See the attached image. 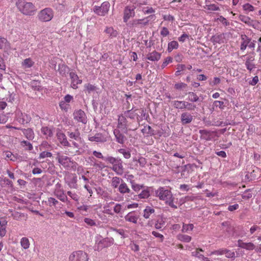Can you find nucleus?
Here are the masks:
<instances>
[{
    "mask_svg": "<svg viewBox=\"0 0 261 261\" xmlns=\"http://www.w3.org/2000/svg\"><path fill=\"white\" fill-rule=\"evenodd\" d=\"M16 6L20 12L25 15H33L36 11L35 7L32 3L24 0H18L16 2Z\"/></svg>",
    "mask_w": 261,
    "mask_h": 261,
    "instance_id": "1",
    "label": "nucleus"
},
{
    "mask_svg": "<svg viewBox=\"0 0 261 261\" xmlns=\"http://www.w3.org/2000/svg\"><path fill=\"white\" fill-rule=\"evenodd\" d=\"M224 34H216L212 37L211 41L215 44L216 43L221 44L224 42Z\"/></svg>",
    "mask_w": 261,
    "mask_h": 261,
    "instance_id": "20",
    "label": "nucleus"
},
{
    "mask_svg": "<svg viewBox=\"0 0 261 261\" xmlns=\"http://www.w3.org/2000/svg\"><path fill=\"white\" fill-rule=\"evenodd\" d=\"M118 152L123 154V156L125 159H129L130 158V152L128 150H126L124 149H120L118 150Z\"/></svg>",
    "mask_w": 261,
    "mask_h": 261,
    "instance_id": "45",
    "label": "nucleus"
},
{
    "mask_svg": "<svg viewBox=\"0 0 261 261\" xmlns=\"http://www.w3.org/2000/svg\"><path fill=\"white\" fill-rule=\"evenodd\" d=\"M21 246L25 249L29 248L30 242L28 238L24 237L22 238L20 241Z\"/></svg>",
    "mask_w": 261,
    "mask_h": 261,
    "instance_id": "44",
    "label": "nucleus"
},
{
    "mask_svg": "<svg viewBox=\"0 0 261 261\" xmlns=\"http://www.w3.org/2000/svg\"><path fill=\"white\" fill-rule=\"evenodd\" d=\"M114 135L116 138V141L118 143L123 144L126 140V137L124 135L120 132V129L116 128L113 131Z\"/></svg>",
    "mask_w": 261,
    "mask_h": 261,
    "instance_id": "14",
    "label": "nucleus"
},
{
    "mask_svg": "<svg viewBox=\"0 0 261 261\" xmlns=\"http://www.w3.org/2000/svg\"><path fill=\"white\" fill-rule=\"evenodd\" d=\"M11 212L12 213V217L16 220L20 221L23 219H25L27 218V215L23 213H20L16 211H11Z\"/></svg>",
    "mask_w": 261,
    "mask_h": 261,
    "instance_id": "26",
    "label": "nucleus"
},
{
    "mask_svg": "<svg viewBox=\"0 0 261 261\" xmlns=\"http://www.w3.org/2000/svg\"><path fill=\"white\" fill-rule=\"evenodd\" d=\"M88 140L91 142L104 143L107 141V137L101 133H97L93 136H89Z\"/></svg>",
    "mask_w": 261,
    "mask_h": 261,
    "instance_id": "12",
    "label": "nucleus"
},
{
    "mask_svg": "<svg viewBox=\"0 0 261 261\" xmlns=\"http://www.w3.org/2000/svg\"><path fill=\"white\" fill-rule=\"evenodd\" d=\"M150 195L149 192L147 190H143L139 195L140 198H147Z\"/></svg>",
    "mask_w": 261,
    "mask_h": 261,
    "instance_id": "51",
    "label": "nucleus"
},
{
    "mask_svg": "<svg viewBox=\"0 0 261 261\" xmlns=\"http://www.w3.org/2000/svg\"><path fill=\"white\" fill-rule=\"evenodd\" d=\"M214 105L216 107H219L220 109H224V102L223 101L215 100L214 102Z\"/></svg>",
    "mask_w": 261,
    "mask_h": 261,
    "instance_id": "61",
    "label": "nucleus"
},
{
    "mask_svg": "<svg viewBox=\"0 0 261 261\" xmlns=\"http://www.w3.org/2000/svg\"><path fill=\"white\" fill-rule=\"evenodd\" d=\"M67 134L69 137L70 141L72 142L73 146L76 148H79L80 145L77 142H81L82 138L81 137V134L79 130L76 129L73 132L68 131Z\"/></svg>",
    "mask_w": 261,
    "mask_h": 261,
    "instance_id": "5",
    "label": "nucleus"
},
{
    "mask_svg": "<svg viewBox=\"0 0 261 261\" xmlns=\"http://www.w3.org/2000/svg\"><path fill=\"white\" fill-rule=\"evenodd\" d=\"M59 163L64 166H68L69 163L71 162L70 159L66 155H58L57 157Z\"/></svg>",
    "mask_w": 261,
    "mask_h": 261,
    "instance_id": "22",
    "label": "nucleus"
},
{
    "mask_svg": "<svg viewBox=\"0 0 261 261\" xmlns=\"http://www.w3.org/2000/svg\"><path fill=\"white\" fill-rule=\"evenodd\" d=\"M135 7L134 6H127L124 10L123 21L126 22L131 17H134L135 15Z\"/></svg>",
    "mask_w": 261,
    "mask_h": 261,
    "instance_id": "10",
    "label": "nucleus"
},
{
    "mask_svg": "<svg viewBox=\"0 0 261 261\" xmlns=\"http://www.w3.org/2000/svg\"><path fill=\"white\" fill-rule=\"evenodd\" d=\"M142 132L147 136H151L155 135L154 130L150 126L148 125L144 126V128L142 129Z\"/></svg>",
    "mask_w": 261,
    "mask_h": 261,
    "instance_id": "31",
    "label": "nucleus"
},
{
    "mask_svg": "<svg viewBox=\"0 0 261 261\" xmlns=\"http://www.w3.org/2000/svg\"><path fill=\"white\" fill-rule=\"evenodd\" d=\"M181 123L182 125L190 123L193 120V116L188 112H184L181 114Z\"/></svg>",
    "mask_w": 261,
    "mask_h": 261,
    "instance_id": "15",
    "label": "nucleus"
},
{
    "mask_svg": "<svg viewBox=\"0 0 261 261\" xmlns=\"http://www.w3.org/2000/svg\"><path fill=\"white\" fill-rule=\"evenodd\" d=\"M178 47V43L176 41H172L169 42L168 45V51L171 52L174 49H177Z\"/></svg>",
    "mask_w": 261,
    "mask_h": 261,
    "instance_id": "41",
    "label": "nucleus"
},
{
    "mask_svg": "<svg viewBox=\"0 0 261 261\" xmlns=\"http://www.w3.org/2000/svg\"><path fill=\"white\" fill-rule=\"evenodd\" d=\"M155 195L160 199L166 201V202L172 198L171 191L164 187H160L156 191Z\"/></svg>",
    "mask_w": 261,
    "mask_h": 261,
    "instance_id": "3",
    "label": "nucleus"
},
{
    "mask_svg": "<svg viewBox=\"0 0 261 261\" xmlns=\"http://www.w3.org/2000/svg\"><path fill=\"white\" fill-rule=\"evenodd\" d=\"M105 32L107 34H109V36L111 38L115 37L118 35V32L117 31L114 30L113 28H107Z\"/></svg>",
    "mask_w": 261,
    "mask_h": 261,
    "instance_id": "40",
    "label": "nucleus"
},
{
    "mask_svg": "<svg viewBox=\"0 0 261 261\" xmlns=\"http://www.w3.org/2000/svg\"><path fill=\"white\" fill-rule=\"evenodd\" d=\"M69 76L70 79L72 80V88H77L76 85L79 84H81L82 83V81L79 79V77L76 74H75L73 72H71L69 73Z\"/></svg>",
    "mask_w": 261,
    "mask_h": 261,
    "instance_id": "21",
    "label": "nucleus"
},
{
    "mask_svg": "<svg viewBox=\"0 0 261 261\" xmlns=\"http://www.w3.org/2000/svg\"><path fill=\"white\" fill-rule=\"evenodd\" d=\"M118 190L120 193L123 194L129 193L130 192V190L128 187L127 184L124 181L121 182L118 187Z\"/></svg>",
    "mask_w": 261,
    "mask_h": 261,
    "instance_id": "27",
    "label": "nucleus"
},
{
    "mask_svg": "<svg viewBox=\"0 0 261 261\" xmlns=\"http://www.w3.org/2000/svg\"><path fill=\"white\" fill-rule=\"evenodd\" d=\"M194 228V225L193 224H184L182 226V231L186 232H187L188 230H193Z\"/></svg>",
    "mask_w": 261,
    "mask_h": 261,
    "instance_id": "50",
    "label": "nucleus"
},
{
    "mask_svg": "<svg viewBox=\"0 0 261 261\" xmlns=\"http://www.w3.org/2000/svg\"><path fill=\"white\" fill-rule=\"evenodd\" d=\"M31 85L32 88L34 90L39 91L41 89L40 82L37 81H33L31 82Z\"/></svg>",
    "mask_w": 261,
    "mask_h": 261,
    "instance_id": "46",
    "label": "nucleus"
},
{
    "mask_svg": "<svg viewBox=\"0 0 261 261\" xmlns=\"http://www.w3.org/2000/svg\"><path fill=\"white\" fill-rule=\"evenodd\" d=\"M238 246L240 248L245 249L248 250H252L255 248V245L251 242L244 243L242 240H239L238 241Z\"/></svg>",
    "mask_w": 261,
    "mask_h": 261,
    "instance_id": "19",
    "label": "nucleus"
},
{
    "mask_svg": "<svg viewBox=\"0 0 261 261\" xmlns=\"http://www.w3.org/2000/svg\"><path fill=\"white\" fill-rule=\"evenodd\" d=\"M112 169L118 175H122L124 172V168L122 165V161L120 159H118L117 161L113 165Z\"/></svg>",
    "mask_w": 261,
    "mask_h": 261,
    "instance_id": "11",
    "label": "nucleus"
},
{
    "mask_svg": "<svg viewBox=\"0 0 261 261\" xmlns=\"http://www.w3.org/2000/svg\"><path fill=\"white\" fill-rule=\"evenodd\" d=\"M172 61V58L171 57H167L162 65V68H164L169 63H171Z\"/></svg>",
    "mask_w": 261,
    "mask_h": 261,
    "instance_id": "62",
    "label": "nucleus"
},
{
    "mask_svg": "<svg viewBox=\"0 0 261 261\" xmlns=\"http://www.w3.org/2000/svg\"><path fill=\"white\" fill-rule=\"evenodd\" d=\"M127 124H125L123 123L120 122V121H118V125H117V128L118 129H121V130H124V133H127Z\"/></svg>",
    "mask_w": 261,
    "mask_h": 261,
    "instance_id": "54",
    "label": "nucleus"
},
{
    "mask_svg": "<svg viewBox=\"0 0 261 261\" xmlns=\"http://www.w3.org/2000/svg\"><path fill=\"white\" fill-rule=\"evenodd\" d=\"M118 159L119 158H115L113 156H107L104 159V160L113 165Z\"/></svg>",
    "mask_w": 261,
    "mask_h": 261,
    "instance_id": "58",
    "label": "nucleus"
},
{
    "mask_svg": "<svg viewBox=\"0 0 261 261\" xmlns=\"http://www.w3.org/2000/svg\"><path fill=\"white\" fill-rule=\"evenodd\" d=\"M23 132L27 139L33 140L34 138V133L31 128L24 129Z\"/></svg>",
    "mask_w": 261,
    "mask_h": 261,
    "instance_id": "34",
    "label": "nucleus"
},
{
    "mask_svg": "<svg viewBox=\"0 0 261 261\" xmlns=\"http://www.w3.org/2000/svg\"><path fill=\"white\" fill-rule=\"evenodd\" d=\"M185 109H187L188 110H194L196 108V106L193 103L185 101Z\"/></svg>",
    "mask_w": 261,
    "mask_h": 261,
    "instance_id": "53",
    "label": "nucleus"
},
{
    "mask_svg": "<svg viewBox=\"0 0 261 261\" xmlns=\"http://www.w3.org/2000/svg\"><path fill=\"white\" fill-rule=\"evenodd\" d=\"M59 106L62 110L67 112L69 109V105L67 104L65 101L62 100L59 103Z\"/></svg>",
    "mask_w": 261,
    "mask_h": 261,
    "instance_id": "52",
    "label": "nucleus"
},
{
    "mask_svg": "<svg viewBox=\"0 0 261 261\" xmlns=\"http://www.w3.org/2000/svg\"><path fill=\"white\" fill-rule=\"evenodd\" d=\"M155 18L154 15H150L149 16L143 19H134L129 22L130 28H137L142 25H146L149 22L148 18Z\"/></svg>",
    "mask_w": 261,
    "mask_h": 261,
    "instance_id": "6",
    "label": "nucleus"
},
{
    "mask_svg": "<svg viewBox=\"0 0 261 261\" xmlns=\"http://www.w3.org/2000/svg\"><path fill=\"white\" fill-rule=\"evenodd\" d=\"M161 57V54L155 50L153 51L151 53H148L145 59H147L148 60L151 61H159Z\"/></svg>",
    "mask_w": 261,
    "mask_h": 261,
    "instance_id": "18",
    "label": "nucleus"
},
{
    "mask_svg": "<svg viewBox=\"0 0 261 261\" xmlns=\"http://www.w3.org/2000/svg\"><path fill=\"white\" fill-rule=\"evenodd\" d=\"M243 9L245 11L251 12L254 11V7L249 4H245L243 6Z\"/></svg>",
    "mask_w": 261,
    "mask_h": 261,
    "instance_id": "57",
    "label": "nucleus"
},
{
    "mask_svg": "<svg viewBox=\"0 0 261 261\" xmlns=\"http://www.w3.org/2000/svg\"><path fill=\"white\" fill-rule=\"evenodd\" d=\"M0 49L2 50L5 53L9 55L11 49V44L8 40L0 36Z\"/></svg>",
    "mask_w": 261,
    "mask_h": 261,
    "instance_id": "9",
    "label": "nucleus"
},
{
    "mask_svg": "<svg viewBox=\"0 0 261 261\" xmlns=\"http://www.w3.org/2000/svg\"><path fill=\"white\" fill-rule=\"evenodd\" d=\"M88 254L82 250L72 252L68 258V261H89Z\"/></svg>",
    "mask_w": 261,
    "mask_h": 261,
    "instance_id": "2",
    "label": "nucleus"
},
{
    "mask_svg": "<svg viewBox=\"0 0 261 261\" xmlns=\"http://www.w3.org/2000/svg\"><path fill=\"white\" fill-rule=\"evenodd\" d=\"M41 133L45 136L46 138L51 137L53 135V133L50 128L48 127H42L41 129Z\"/></svg>",
    "mask_w": 261,
    "mask_h": 261,
    "instance_id": "33",
    "label": "nucleus"
},
{
    "mask_svg": "<svg viewBox=\"0 0 261 261\" xmlns=\"http://www.w3.org/2000/svg\"><path fill=\"white\" fill-rule=\"evenodd\" d=\"M137 162L139 164L140 167H144L146 164L147 161L144 158L141 156L138 159Z\"/></svg>",
    "mask_w": 261,
    "mask_h": 261,
    "instance_id": "55",
    "label": "nucleus"
},
{
    "mask_svg": "<svg viewBox=\"0 0 261 261\" xmlns=\"http://www.w3.org/2000/svg\"><path fill=\"white\" fill-rule=\"evenodd\" d=\"M52 156V153L50 152H47V151H43L39 154V158L40 159H44L45 158L48 157H51Z\"/></svg>",
    "mask_w": 261,
    "mask_h": 261,
    "instance_id": "56",
    "label": "nucleus"
},
{
    "mask_svg": "<svg viewBox=\"0 0 261 261\" xmlns=\"http://www.w3.org/2000/svg\"><path fill=\"white\" fill-rule=\"evenodd\" d=\"M179 239L185 242H189L191 240V237L188 235H181L179 236Z\"/></svg>",
    "mask_w": 261,
    "mask_h": 261,
    "instance_id": "59",
    "label": "nucleus"
},
{
    "mask_svg": "<svg viewBox=\"0 0 261 261\" xmlns=\"http://www.w3.org/2000/svg\"><path fill=\"white\" fill-rule=\"evenodd\" d=\"M222 225L223 227V229L226 231H227L228 233H233L234 231V228L230 225L229 222H224L222 223Z\"/></svg>",
    "mask_w": 261,
    "mask_h": 261,
    "instance_id": "29",
    "label": "nucleus"
},
{
    "mask_svg": "<svg viewBox=\"0 0 261 261\" xmlns=\"http://www.w3.org/2000/svg\"><path fill=\"white\" fill-rule=\"evenodd\" d=\"M54 13L51 9L45 8L39 12L38 15L39 19L42 22L49 21L53 18Z\"/></svg>",
    "mask_w": 261,
    "mask_h": 261,
    "instance_id": "4",
    "label": "nucleus"
},
{
    "mask_svg": "<svg viewBox=\"0 0 261 261\" xmlns=\"http://www.w3.org/2000/svg\"><path fill=\"white\" fill-rule=\"evenodd\" d=\"M84 222L89 226H92L96 225V223L93 220L88 218H85L84 219Z\"/></svg>",
    "mask_w": 261,
    "mask_h": 261,
    "instance_id": "63",
    "label": "nucleus"
},
{
    "mask_svg": "<svg viewBox=\"0 0 261 261\" xmlns=\"http://www.w3.org/2000/svg\"><path fill=\"white\" fill-rule=\"evenodd\" d=\"M110 7V3L108 2H105L101 6H95L93 11L98 15L104 16L108 12Z\"/></svg>",
    "mask_w": 261,
    "mask_h": 261,
    "instance_id": "7",
    "label": "nucleus"
},
{
    "mask_svg": "<svg viewBox=\"0 0 261 261\" xmlns=\"http://www.w3.org/2000/svg\"><path fill=\"white\" fill-rule=\"evenodd\" d=\"M188 94L191 96L189 97V99L191 102H196L198 101L199 97L194 92H190L188 93Z\"/></svg>",
    "mask_w": 261,
    "mask_h": 261,
    "instance_id": "48",
    "label": "nucleus"
},
{
    "mask_svg": "<svg viewBox=\"0 0 261 261\" xmlns=\"http://www.w3.org/2000/svg\"><path fill=\"white\" fill-rule=\"evenodd\" d=\"M31 119V118L29 115L20 112L17 113V120L20 123L22 124H27L30 122Z\"/></svg>",
    "mask_w": 261,
    "mask_h": 261,
    "instance_id": "13",
    "label": "nucleus"
},
{
    "mask_svg": "<svg viewBox=\"0 0 261 261\" xmlns=\"http://www.w3.org/2000/svg\"><path fill=\"white\" fill-rule=\"evenodd\" d=\"M20 144L25 150H31L33 149V147L32 144L27 141H21Z\"/></svg>",
    "mask_w": 261,
    "mask_h": 261,
    "instance_id": "43",
    "label": "nucleus"
},
{
    "mask_svg": "<svg viewBox=\"0 0 261 261\" xmlns=\"http://www.w3.org/2000/svg\"><path fill=\"white\" fill-rule=\"evenodd\" d=\"M122 181H123V180L120 177L117 176L114 177L112 179V186L114 188H116Z\"/></svg>",
    "mask_w": 261,
    "mask_h": 261,
    "instance_id": "37",
    "label": "nucleus"
},
{
    "mask_svg": "<svg viewBox=\"0 0 261 261\" xmlns=\"http://www.w3.org/2000/svg\"><path fill=\"white\" fill-rule=\"evenodd\" d=\"M252 196V194L251 193V190H246L242 194V197L244 199H249Z\"/></svg>",
    "mask_w": 261,
    "mask_h": 261,
    "instance_id": "47",
    "label": "nucleus"
},
{
    "mask_svg": "<svg viewBox=\"0 0 261 261\" xmlns=\"http://www.w3.org/2000/svg\"><path fill=\"white\" fill-rule=\"evenodd\" d=\"M34 64V62L31 58L25 59L22 63V65L24 68H30Z\"/></svg>",
    "mask_w": 261,
    "mask_h": 261,
    "instance_id": "39",
    "label": "nucleus"
},
{
    "mask_svg": "<svg viewBox=\"0 0 261 261\" xmlns=\"http://www.w3.org/2000/svg\"><path fill=\"white\" fill-rule=\"evenodd\" d=\"M205 8L210 11H218L220 8L215 4L206 5Z\"/></svg>",
    "mask_w": 261,
    "mask_h": 261,
    "instance_id": "49",
    "label": "nucleus"
},
{
    "mask_svg": "<svg viewBox=\"0 0 261 261\" xmlns=\"http://www.w3.org/2000/svg\"><path fill=\"white\" fill-rule=\"evenodd\" d=\"M217 254H225L227 258H235V253L227 249L218 250L215 252Z\"/></svg>",
    "mask_w": 261,
    "mask_h": 261,
    "instance_id": "24",
    "label": "nucleus"
},
{
    "mask_svg": "<svg viewBox=\"0 0 261 261\" xmlns=\"http://www.w3.org/2000/svg\"><path fill=\"white\" fill-rule=\"evenodd\" d=\"M138 217L135 215L133 212L128 213L125 217L124 219L126 221L132 222L134 224L137 223Z\"/></svg>",
    "mask_w": 261,
    "mask_h": 261,
    "instance_id": "23",
    "label": "nucleus"
},
{
    "mask_svg": "<svg viewBox=\"0 0 261 261\" xmlns=\"http://www.w3.org/2000/svg\"><path fill=\"white\" fill-rule=\"evenodd\" d=\"M48 202L50 206H55L58 203V201L53 197L49 198Z\"/></svg>",
    "mask_w": 261,
    "mask_h": 261,
    "instance_id": "60",
    "label": "nucleus"
},
{
    "mask_svg": "<svg viewBox=\"0 0 261 261\" xmlns=\"http://www.w3.org/2000/svg\"><path fill=\"white\" fill-rule=\"evenodd\" d=\"M7 221L6 220L0 221V236L3 237L6 233Z\"/></svg>",
    "mask_w": 261,
    "mask_h": 261,
    "instance_id": "32",
    "label": "nucleus"
},
{
    "mask_svg": "<svg viewBox=\"0 0 261 261\" xmlns=\"http://www.w3.org/2000/svg\"><path fill=\"white\" fill-rule=\"evenodd\" d=\"M54 193L57 197L61 201L65 202L67 200V197L64 194L63 190H55Z\"/></svg>",
    "mask_w": 261,
    "mask_h": 261,
    "instance_id": "28",
    "label": "nucleus"
},
{
    "mask_svg": "<svg viewBox=\"0 0 261 261\" xmlns=\"http://www.w3.org/2000/svg\"><path fill=\"white\" fill-rule=\"evenodd\" d=\"M239 18L240 20L245 23L246 24L250 25L252 21L248 16L243 15H240L239 16Z\"/></svg>",
    "mask_w": 261,
    "mask_h": 261,
    "instance_id": "42",
    "label": "nucleus"
},
{
    "mask_svg": "<svg viewBox=\"0 0 261 261\" xmlns=\"http://www.w3.org/2000/svg\"><path fill=\"white\" fill-rule=\"evenodd\" d=\"M165 224L164 219L162 217L159 218L155 224V227L156 229H160L164 227Z\"/></svg>",
    "mask_w": 261,
    "mask_h": 261,
    "instance_id": "38",
    "label": "nucleus"
},
{
    "mask_svg": "<svg viewBox=\"0 0 261 261\" xmlns=\"http://www.w3.org/2000/svg\"><path fill=\"white\" fill-rule=\"evenodd\" d=\"M242 39L243 42L241 43L240 49L242 50L246 49L248 44L250 43L251 39L248 38L247 36H242Z\"/></svg>",
    "mask_w": 261,
    "mask_h": 261,
    "instance_id": "30",
    "label": "nucleus"
},
{
    "mask_svg": "<svg viewBox=\"0 0 261 261\" xmlns=\"http://www.w3.org/2000/svg\"><path fill=\"white\" fill-rule=\"evenodd\" d=\"M57 136L58 138V139L60 141V143L64 146H70V144L69 142L67 141V138L66 135L62 133V132H58L57 134Z\"/></svg>",
    "mask_w": 261,
    "mask_h": 261,
    "instance_id": "17",
    "label": "nucleus"
},
{
    "mask_svg": "<svg viewBox=\"0 0 261 261\" xmlns=\"http://www.w3.org/2000/svg\"><path fill=\"white\" fill-rule=\"evenodd\" d=\"M134 108H133L131 110H127L126 111H125L124 113V115L125 116H126L127 118H129L131 119H134L135 117L137 118V121L138 122H140V119L141 117L139 116V115L135 113V112L137 110V109L133 111Z\"/></svg>",
    "mask_w": 261,
    "mask_h": 261,
    "instance_id": "16",
    "label": "nucleus"
},
{
    "mask_svg": "<svg viewBox=\"0 0 261 261\" xmlns=\"http://www.w3.org/2000/svg\"><path fill=\"white\" fill-rule=\"evenodd\" d=\"M257 52L259 53V55L261 57V37H259L257 41Z\"/></svg>",
    "mask_w": 261,
    "mask_h": 261,
    "instance_id": "64",
    "label": "nucleus"
},
{
    "mask_svg": "<svg viewBox=\"0 0 261 261\" xmlns=\"http://www.w3.org/2000/svg\"><path fill=\"white\" fill-rule=\"evenodd\" d=\"M73 117L79 122H81L84 124L87 123L88 120L86 115L84 111L81 109L74 112Z\"/></svg>",
    "mask_w": 261,
    "mask_h": 261,
    "instance_id": "8",
    "label": "nucleus"
},
{
    "mask_svg": "<svg viewBox=\"0 0 261 261\" xmlns=\"http://www.w3.org/2000/svg\"><path fill=\"white\" fill-rule=\"evenodd\" d=\"M57 70L62 76H66L69 71V68L64 64H59Z\"/></svg>",
    "mask_w": 261,
    "mask_h": 261,
    "instance_id": "25",
    "label": "nucleus"
},
{
    "mask_svg": "<svg viewBox=\"0 0 261 261\" xmlns=\"http://www.w3.org/2000/svg\"><path fill=\"white\" fill-rule=\"evenodd\" d=\"M173 106L174 108L178 109H185V101L174 100L172 101Z\"/></svg>",
    "mask_w": 261,
    "mask_h": 261,
    "instance_id": "36",
    "label": "nucleus"
},
{
    "mask_svg": "<svg viewBox=\"0 0 261 261\" xmlns=\"http://www.w3.org/2000/svg\"><path fill=\"white\" fill-rule=\"evenodd\" d=\"M154 208L150 206H147L144 210L143 217L146 219H148L151 214L154 213Z\"/></svg>",
    "mask_w": 261,
    "mask_h": 261,
    "instance_id": "35",
    "label": "nucleus"
}]
</instances>
